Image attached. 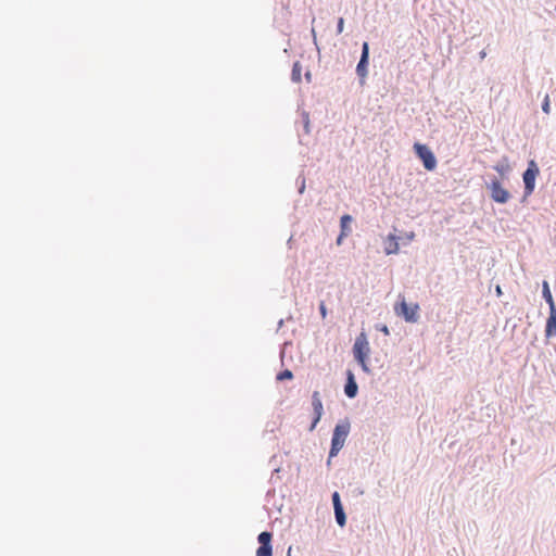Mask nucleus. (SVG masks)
<instances>
[{"instance_id":"393cba45","label":"nucleus","mask_w":556,"mask_h":556,"mask_svg":"<svg viewBox=\"0 0 556 556\" xmlns=\"http://www.w3.org/2000/svg\"><path fill=\"white\" fill-rule=\"evenodd\" d=\"M495 291H496V294H497L498 296H500V295H502V293H503V292H502V289H501V287H500V286H497V287H496Z\"/></svg>"},{"instance_id":"a878e982","label":"nucleus","mask_w":556,"mask_h":556,"mask_svg":"<svg viewBox=\"0 0 556 556\" xmlns=\"http://www.w3.org/2000/svg\"><path fill=\"white\" fill-rule=\"evenodd\" d=\"M381 331H382L384 334H389V329H388V327H387V326H383V327L381 328Z\"/></svg>"},{"instance_id":"7ed1b4c3","label":"nucleus","mask_w":556,"mask_h":556,"mask_svg":"<svg viewBox=\"0 0 556 556\" xmlns=\"http://www.w3.org/2000/svg\"><path fill=\"white\" fill-rule=\"evenodd\" d=\"M394 312L407 323H417L419 318V305L417 303L408 304L404 298H401V301L395 304Z\"/></svg>"},{"instance_id":"4468645a","label":"nucleus","mask_w":556,"mask_h":556,"mask_svg":"<svg viewBox=\"0 0 556 556\" xmlns=\"http://www.w3.org/2000/svg\"><path fill=\"white\" fill-rule=\"evenodd\" d=\"M352 222V217L348 214L343 215L341 217V220H340V224H341V232H342V236H349L350 232H351V229H350V223Z\"/></svg>"},{"instance_id":"a211bd4d","label":"nucleus","mask_w":556,"mask_h":556,"mask_svg":"<svg viewBox=\"0 0 556 556\" xmlns=\"http://www.w3.org/2000/svg\"><path fill=\"white\" fill-rule=\"evenodd\" d=\"M332 502H333L334 510H336V509H341V508H343V507H342V505H341L340 496H339V493H338V492H334V493L332 494Z\"/></svg>"},{"instance_id":"5701e85b","label":"nucleus","mask_w":556,"mask_h":556,"mask_svg":"<svg viewBox=\"0 0 556 556\" xmlns=\"http://www.w3.org/2000/svg\"><path fill=\"white\" fill-rule=\"evenodd\" d=\"M346 236H342V232H340L338 239H337V244L340 245L342 243V240L343 238H345Z\"/></svg>"},{"instance_id":"aec40b11","label":"nucleus","mask_w":556,"mask_h":556,"mask_svg":"<svg viewBox=\"0 0 556 556\" xmlns=\"http://www.w3.org/2000/svg\"><path fill=\"white\" fill-rule=\"evenodd\" d=\"M403 239L406 240V242L413 241L415 239V232L414 231L407 232Z\"/></svg>"},{"instance_id":"bb28decb","label":"nucleus","mask_w":556,"mask_h":556,"mask_svg":"<svg viewBox=\"0 0 556 556\" xmlns=\"http://www.w3.org/2000/svg\"><path fill=\"white\" fill-rule=\"evenodd\" d=\"M288 556H290V552L288 553Z\"/></svg>"},{"instance_id":"9b49d317","label":"nucleus","mask_w":556,"mask_h":556,"mask_svg":"<svg viewBox=\"0 0 556 556\" xmlns=\"http://www.w3.org/2000/svg\"><path fill=\"white\" fill-rule=\"evenodd\" d=\"M545 334L547 338L556 337V308H549V316L546 320Z\"/></svg>"},{"instance_id":"6ab92c4d","label":"nucleus","mask_w":556,"mask_h":556,"mask_svg":"<svg viewBox=\"0 0 556 556\" xmlns=\"http://www.w3.org/2000/svg\"><path fill=\"white\" fill-rule=\"evenodd\" d=\"M542 110L548 114L549 113V97L548 96H545L544 98V101H543V105H542Z\"/></svg>"},{"instance_id":"9d476101","label":"nucleus","mask_w":556,"mask_h":556,"mask_svg":"<svg viewBox=\"0 0 556 556\" xmlns=\"http://www.w3.org/2000/svg\"><path fill=\"white\" fill-rule=\"evenodd\" d=\"M399 239L395 235L390 233L384 240V252L387 255L397 254L400 251Z\"/></svg>"},{"instance_id":"f8f14e48","label":"nucleus","mask_w":556,"mask_h":556,"mask_svg":"<svg viewBox=\"0 0 556 556\" xmlns=\"http://www.w3.org/2000/svg\"><path fill=\"white\" fill-rule=\"evenodd\" d=\"M344 391L349 397H354L357 393V384L351 370L348 371V383L345 384Z\"/></svg>"},{"instance_id":"6e6552de","label":"nucleus","mask_w":556,"mask_h":556,"mask_svg":"<svg viewBox=\"0 0 556 556\" xmlns=\"http://www.w3.org/2000/svg\"><path fill=\"white\" fill-rule=\"evenodd\" d=\"M368 56H369V46H368V42H364L363 47H362L361 60L356 67V73L362 79H365L367 76Z\"/></svg>"},{"instance_id":"0eeeda50","label":"nucleus","mask_w":556,"mask_h":556,"mask_svg":"<svg viewBox=\"0 0 556 556\" xmlns=\"http://www.w3.org/2000/svg\"><path fill=\"white\" fill-rule=\"evenodd\" d=\"M271 533L264 531L258 534L260 547L256 549V556H273Z\"/></svg>"},{"instance_id":"dca6fc26","label":"nucleus","mask_w":556,"mask_h":556,"mask_svg":"<svg viewBox=\"0 0 556 556\" xmlns=\"http://www.w3.org/2000/svg\"><path fill=\"white\" fill-rule=\"evenodd\" d=\"M336 519L339 526L343 527L345 525V514L343 508L334 510Z\"/></svg>"},{"instance_id":"ddd939ff","label":"nucleus","mask_w":556,"mask_h":556,"mask_svg":"<svg viewBox=\"0 0 556 556\" xmlns=\"http://www.w3.org/2000/svg\"><path fill=\"white\" fill-rule=\"evenodd\" d=\"M542 293L549 308H556L547 281H543L542 283Z\"/></svg>"},{"instance_id":"b1692460","label":"nucleus","mask_w":556,"mask_h":556,"mask_svg":"<svg viewBox=\"0 0 556 556\" xmlns=\"http://www.w3.org/2000/svg\"><path fill=\"white\" fill-rule=\"evenodd\" d=\"M494 169L500 173V174H503L504 173V168L502 166H495Z\"/></svg>"},{"instance_id":"20e7f679","label":"nucleus","mask_w":556,"mask_h":556,"mask_svg":"<svg viewBox=\"0 0 556 556\" xmlns=\"http://www.w3.org/2000/svg\"><path fill=\"white\" fill-rule=\"evenodd\" d=\"M539 174H540V169H539L536 163L533 160H531L528 163V168L526 169V172L523 173V176H522L523 182H525L526 195H530L534 191L535 179L539 176Z\"/></svg>"},{"instance_id":"39448f33","label":"nucleus","mask_w":556,"mask_h":556,"mask_svg":"<svg viewBox=\"0 0 556 556\" xmlns=\"http://www.w3.org/2000/svg\"><path fill=\"white\" fill-rule=\"evenodd\" d=\"M414 150L417 156L422 161L426 169L433 170L435 168V156L427 146L417 142L414 144Z\"/></svg>"},{"instance_id":"1a4fd4ad","label":"nucleus","mask_w":556,"mask_h":556,"mask_svg":"<svg viewBox=\"0 0 556 556\" xmlns=\"http://www.w3.org/2000/svg\"><path fill=\"white\" fill-rule=\"evenodd\" d=\"M312 405L314 409V420L311 426V430H314L316 425L319 422L321 416H323V403L320 399V394L318 391H314L312 395Z\"/></svg>"},{"instance_id":"f257e3e1","label":"nucleus","mask_w":556,"mask_h":556,"mask_svg":"<svg viewBox=\"0 0 556 556\" xmlns=\"http://www.w3.org/2000/svg\"><path fill=\"white\" fill-rule=\"evenodd\" d=\"M370 353L369 342L365 332L356 337L353 345V355L365 371H368L367 357Z\"/></svg>"},{"instance_id":"f03ea898","label":"nucleus","mask_w":556,"mask_h":556,"mask_svg":"<svg viewBox=\"0 0 556 556\" xmlns=\"http://www.w3.org/2000/svg\"><path fill=\"white\" fill-rule=\"evenodd\" d=\"M350 432V424L348 421L340 422L336 426L331 440V448L329 457L336 456L343 447Z\"/></svg>"},{"instance_id":"f3484780","label":"nucleus","mask_w":556,"mask_h":556,"mask_svg":"<svg viewBox=\"0 0 556 556\" xmlns=\"http://www.w3.org/2000/svg\"><path fill=\"white\" fill-rule=\"evenodd\" d=\"M276 378L279 381L291 380L293 378V374L291 370L285 369L283 371L279 372Z\"/></svg>"},{"instance_id":"2eb2a0df","label":"nucleus","mask_w":556,"mask_h":556,"mask_svg":"<svg viewBox=\"0 0 556 556\" xmlns=\"http://www.w3.org/2000/svg\"><path fill=\"white\" fill-rule=\"evenodd\" d=\"M301 71H302V67H301L300 63L295 62L293 65V68H292V80L293 81H295V83L301 81Z\"/></svg>"},{"instance_id":"4be33fe9","label":"nucleus","mask_w":556,"mask_h":556,"mask_svg":"<svg viewBox=\"0 0 556 556\" xmlns=\"http://www.w3.org/2000/svg\"><path fill=\"white\" fill-rule=\"evenodd\" d=\"M343 26H344V20L342 17H340L338 21V34H341L343 31Z\"/></svg>"},{"instance_id":"423d86ee","label":"nucleus","mask_w":556,"mask_h":556,"mask_svg":"<svg viewBox=\"0 0 556 556\" xmlns=\"http://www.w3.org/2000/svg\"><path fill=\"white\" fill-rule=\"evenodd\" d=\"M490 194L494 202L496 203H507L510 199V193L507 189H505L498 180H493L489 185Z\"/></svg>"},{"instance_id":"412c9836","label":"nucleus","mask_w":556,"mask_h":556,"mask_svg":"<svg viewBox=\"0 0 556 556\" xmlns=\"http://www.w3.org/2000/svg\"><path fill=\"white\" fill-rule=\"evenodd\" d=\"M319 311H320L321 317L325 318L327 315V308H326V304L324 302L320 303Z\"/></svg>"}]
</instances>
